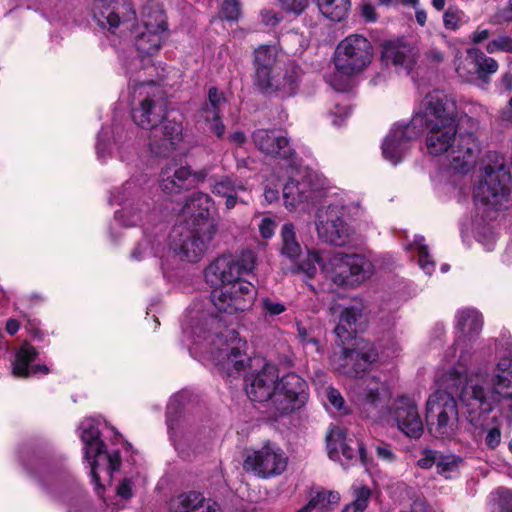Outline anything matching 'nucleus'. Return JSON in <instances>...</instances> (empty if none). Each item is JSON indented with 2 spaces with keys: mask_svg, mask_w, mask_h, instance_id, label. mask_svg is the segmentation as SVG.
Instances as JSON below:
<instances>
[{
  "mask_svg": "<svg viewBox=\"0 0 512 512\" xmlns=\"http://www.w3.org/2000/svg\"><path fill=\"white\" fill-rule=\"evenodd\" d=\"M354 500L346 505L342 512H363L369 503L371 490L367 486L352 487Z\"/></svg>",
  "mask_w": 512,
  "mask_h": 512,
  "instance_id": "obj_42",
  "label": "nucleus"
},
{
  "mask_svg": "<svg viewBox=\"0 0 512 512\" xmlns=\"http://www.w3.org/2000/svg\"><path fill=\"white\" fill-rule=\"evenodd\" d=\"M261 308L265 315L277 316L286 310L283 303L275 301L271 298L265 297L260 300Z\"/></svg>",
  "mask_w": 512,
  "mask_h": 512,
  "instance_id": "obj_52",
  "label": "nucleus"
},
{
  "mask_svg": "<svg viewBox=\"0 0 512 512\" xmlns=\"http://www.w3.org/2000/svg\"><path fill=\"white\" fill-rule=\"evenodd\" d=\"M359 316V310L355 307L345 308L341 312L339 322L334 332L342 345H344L347 340L354 337L356 333V322Z\"/></svg>",
  "mask_w": 512,
  "mask_h": 512,
  "instance_id": "obj_35",
  "label": "nucleus"
},
{
  "mask_svg": "<svg viewBox=\"0 0 512 512\" xmlns=\"http://www.w3.org/2000/svg\"><path fill=\"white\" fill-rule=\"evenodd\" d=\"M252 138L257 148L267 155L290 159L295 154L288 138L280 131L258 129Z\"/></svg>",
  "mask_w": 512,
  "mask_h": 512,
  "instance_id": "obj_23",
  "label": "nucleus"
},
{
  "mask_svg": "<svg viewBox=\"0 0 512 512\" xmlns=\"http://www.w3.org/2000/svg\"><path fill=\"white\" fill-rule=\"evenodd\" d=\"M213 204L212 198L203 192L193 193L183 208V213L194 218L193 225L204 220H211L209 210Z\"/></svg>",
  "mask_w": 512,
  "mask_h": 512,
  "instance_id": "obj_34",
  "label": "nucleus"
},
{
  "mask_svg": "<svg viewBox=\"0 0 512 512\" xmlns=\"http://www.w3.org/2000/svg\"><path fill=\"white\" fill-rule=\"evenodd\" d=\"M315 176L312 174H307L298 180L299 189L305 194H303L306 202L312 201L316 198L321 190V186L318 181L315 180Z\"/></svg>",
  "mask_w": 512,
  "mask_h": 512,
  "instance_id": "obj_48",
  "label": "nucleus"
},
{
  "mask_svg": "<svg viewBox=\"0 0 512 512\" xmlns=\"http://www.w3.org/2000/svg\"><path fill=\"white\" fill-rule=\"evenodd\" d=\"M181 403L178 396L171 398L166 412V421L175 449L182 457L189 456V448L195 446L196 433L179 415Z\"/></svg>",
  "mask_w": 512,
  "mask_h": 512,
  "instance_id": "obj_17",
  "label": "nucleus"
},
{
  "mask_svg": "<svg viewBox=\"0 0 512 512\" xmlns=\"http://www.w3.org/2000/svg\"><path fill=\"white\" fill-rule=\"evenodd\" d=\"M217 232L214 220H204L195 223L191 229L185 232L176 228L173 230L172 241L168 249V256L197 262L206 253L209 245Z\"/></svg>",
  "mask_w": 512,
  "mask_h": 512,
  "instance_id": "obj_9",
  "label": "nucleus"
},
{
  "mask_svg": "<svg viewBox=\"0 0 512 512\" xmlns=\"http://www.w3.org/2000/svg\"><path fill=\"white\" fill-rule=\"evenodd\" d=\"M255 265L256 256L251 250H245L236 257L223 255L205 269V279L215 288L233 285L236 282H247L243 276L250 274Z\"/></svg>",
  "mask_w": 512,
  "mask_h": 512,
  "instance_id": "obj_12",
  "label": "nucleus"
},
{
  "mask_svg": "<svg viewBox=\"0 0 512 512\" xmlns=\"http://www.w3.org/2000/svg\"><path fill=\"white\" fill-rule=\"evenodd\" d=\"M101 462L107 464V472L111 476L112 473L120 467L121 457L118 451L113 453H107L105 448L102 449V455L98 458V467H97V475L99 476V469L101 466ZM93 483L96 485V490L99 492V489H102V486L99 484V480L95 482L92 479Z\"/></svg>",
  "mask_w": 512,
  "mask_h": 512,
  "instance_id": "obj_47",
  "label": "nucleus"
},
{
  "mask_svg": "<svg viewBox=\"0 0 512 512\" xmlns=\"http://www.w3.org/2000/svg\"><path fill=\"white\" fill-rule=\"evenodd\" d=\"M490 34V30L488 29H477L471 34L470 39L472 43L480 44L486 41L490 37Z\"/></svg>",
  "mask_w": 512,
  "mask_h": 512,
  "instance_id": "obj_63",
  "label": "nucleus"
},
{
  "mask_svg": "<svg viewBox=\"0 0 512 512\" xmlns=\"http://www.w3.org/2000/svg\"><path fill=\"white\" fill-rule=\"evenodd\" d=\"M37 474L40 484L51 496L65 499L74 492L75 486L45 463L37 464Z\"/></svg>",
  "mask_w": 512,
  "mask_h": 512,
  "instance_id": "obj_25",
  "label": "nucleus"
},
{
  "mask_svg": "<svg viewBox=\"0 0 512 512\" xmlns=\"http://www.w3.org/2000/svg\"><path fill=\"white\" fill-rule=\"evenodd\" d=\"M92 13L100 27L108 25L110 29L120 24L127 25L135 16L132 4L125 0L122 3L117 0H95Z\"/></svg>",
  "mask_w": 512,
  "mask_h": 512,
  "instance_id": "obj_19",
  "label": "nucleus"
},
{
  "mask_svg": "<svg viewBox=\"0 0 512 512\" xmlns=\"http://www.w3.org/2000/svg\"><path fill=\"white\" fill-rule=\"evenodd\" d=\"M171 512H220L219 505L198 492L181 494L170 502Z\"/></svg>",
  "mask_w": 512,
  "mask_h": 512,
  "instance_id": "obj_28",
  "label": "nucleus"
},
{
  "mask_svg": "<svg viewBox=\"0 0 512 512\" xmlns=\"http://www.w3.org/2000/svg\"><path fill=\"white\" fill-rule=\"evenodd\" d=\"M360 209L344 193L336 195L327 206L316 213V230L321 241L336 246L345 245L353 233L348 220Z\"/></svg>",
  "mask_w": 512,
  "mask_h": 512,
  "instance_id": "obj_8",
  "label": "nucleus"
},
{
  "mask_svg": "<svg viewBox=\"0 0 512 512\" xmlns=\"http://www.w3.org/2000/svg\"><path fill=\"white\" fill-rule=\"evenodd\" d=\"M262 17H263L264 22L267 25L274 26V25H276L280 21V18L272 10H265V11H263L262 12Z\"/></svg>",
  "mask_w": 512,
  "mask_h": 512,
  "instance_id": "obj_64",
  "label": "nucleus"
},
{
  "mask_svg": "<svg viewBox=\"0 0 512 512\" xmlns=\"http://www.w3.org/2000/svg\"><path fill=\"white\" fill-rule=\"evenodd\" d=\"M241 10L238 0H225L221 8V17L229 21H237Z\"/></svg>",
  "mask_w": 512,
  "mask_h": 512,
  "instance_id": "obj_51",
  "label": "nucleus"
},
{
  "mask_svg": "<svg viewBox=\"0 0 512 512\" xmlns=\"http://www.w3.org/2000/svg\"><path fill=\"white\" fill-rule=\"evenodd\" d=\"M191 176L189 167L179 166L176 163L169 164L160 173V186L167 194L178 193L187 187Z\"/></svg>",
  "mask_w": 512,
  "mask_h": 512,
  "instance_id": "obj_29",
  "label": "nucleus"
},
{
  "mask_svg": "<svg viewBox=\"0 0 512 512\" xmlns=\"http://www.w3.org/2000/svg\"><path fill=\"white\" fill-rule=\"evenodd\" d=\"M321 14L327 19L340 22L345 19L351 7L350 0H315Z\"/></svg>",
  "mask_w": 512,
  "mask_h": 512,
  "instance_id": "obj_36",
  "label": "nucleus"
},
{
  "mask_svg": "<svg viewBox=\"0 0 512 512\" xmlns=\"http://www.w3.org/2000/svg\"><path fill=\"white\" fill-rule=\"evenodd\" d=\"M329 458L340 461L341 465L348 467L360 461L366 468L369 459L364 446L356 439L348 438L340 427H333L326 437Z\"/></svg>",
  "mask_w": 512,
  "mask_h": 512,
  "instance_id": "obj_16",
  "label": "nucleus"
},
{
  "mask_svg": "<svg viewBox=\"0 0 512 512\" xmlns=\"http://www.w3.org/2000/svg\"><path fill=\"white\" fill-rule=\"evenodd\" d=\"M117 494L125 499L132 496V483L128 479H124L117 487Z\"/></svg>",
  "mask_w": 512,
  "mask_h": 512,
  "instance_id": "obj_61",
  "label": "nucleus"
},
{
  "mask_svg": "<svg viewBox=\"0 0 512 512\" xmlns=\"http://www.w3.org/2000/svg\"><path fill=\"white\" fill-rule=\"evenodd\" d=\"M299 189L298 180L290 179L283 187V198L286 208L294 209L298 204L306 202Z\"/></svg>",
  "mask_w": 512,
  "mask_h": 512,
  "instance_id": "obj_43",
  "label": "nucleus"
},
{
  "mask_svg": "<svg viewBox=\"0 0 512 512\" xmlns=\"http://www.w3.org/2000/svg\"><path fill=\"white\" fill-rule=\"evenodd\" d=\"M212 192L226 199L225 207L228 210L233 209L238 203L247 205L252 198L245 183L229 176L216 180L212 186Z\"/></svg>",
  "mask_w": 512,
  "mask_h": 512,
  "instance_id": "obj_24",
  "label": "nucleus"
},
{
  "mask_svg": "<svg viewBox=\"0 0 512 512\" xmlns=\"http://www.w3.org/2000/svg\"><path fill=\"white\" fill-rule=\"evenodd\" d=\"M276 224L275 222L269 218H263L259 223V231L263 238L269 239L274 235Z\"/></svg>",
  "mask_w": 512,
  "mask_h": 512,
  "instance_id": "obj_59",
  "label": "nucleus"
},
{
  "mask_svg": "<svg viewBox=\"0 0 512 512\" xmlns=\"http://www.w3.org/2000/svg\"><path fill=\"white\" fill-rule=\"evenodd\" d=\"M318 267L327 280L343 288L357 287L373 273L372 263L363 255L335 253L322 256L315 250H308L307 258L299 264V270L312 278Z\"/></svg>",
  "mask_w": 512,
  "mask_h": 512,
  "instance_id": "obj_6",
  "label": "nucleus"
},
{
  "mask_svg": "<svg viewBox=\"0 0 512 512\" xmlns=\"http://www.w3.org/2000/svg\"><path fill=\"white\" fill-rule=\"evenodd\" d=\"M486 51L489 54H494L497 52L512 54V37L506 34L497 36L487 43Z\"/></svg>",
  "mask_w": 512,
  "mask_h": 512,
  "instance_id": "obj_49",
  "label": "nucleus"
},
{
  "mask_svg": "<svg viewBox=\"0 0 512 512\" xmlns=\"http://www.w3.org/2000/svg\"><path fill=\"white\" fill-rule=\"evenodd\" d=\"M407 250H416L418 254V264L427 275H431L435 270V263L431 259L428 246L425 244V238L416 235L412 244L407 246Z\"/></svg>",
  "mask_w": 512,
  "mask_h": 512,
  "instance_id": "obj_39",
  "label": "nucleus"
},
{
  "mask_svg": "<svg viewBox=\"0 0 512 512\" xmlns=\"http://www.w3.org/2000/svg\"><path fill=\"white\" fill-rule=\"evenodd\" d=\"M135 19L136 15L133 20L128 22L127 25L120 24L118 27L113 29H110L109 26L106 25L104 28H107L113 34H115L116 29H120V33L125 30H130L134 46L141 56H153L157 54L168 36L158 34L152 30H148L137 25L134 26L133 22Z\"/></svg>",
  "mask_w": 512,
  "mask_h": 512,
  "instance_id": "obj_22",
  "label": "nucleus"
},
{
  "mask_svg": "<svg viewBox=\"0 0 512 512\" xmlns=\"http://www.w3.org/2000/svg\"><path fill=\"white\" fill-rule=\"evenodd\" d=\"M280 6L286 12L301 14L309 5V0H278Z\"/></svg>",
  "mask_w": 512,
  "mask_h": 512,
  "instance_id": "obj_54",
  "label": "nucleus"
},
{
  "mask_svg": "<svg viewBox=\"0 0 512 512\" xmlns=\"http://www.w3.org/2000/svg\"><path fill=\"white\" fill-rule=\"evenodd\" d=\"M483 326L482 315L474 308H463L457 311L455 327L464 336L477 335Z\"/></svg>",
  "mask_w": 512,
  "mask_h": 512,
  "instance_id": "obj_33",
  "label": "nucleus"
},
{
  "mask_svg": "<svg viewBox=\"0 0 512 512\" xmlns=\"http://www.w3.org/2000/svg\"><path fill=\"white\" fill-rule=\"evenodd\" d=\"M391 415L398 429L406 436L417 439L423 434V421L413 398L407 396L397 398L391 407Z\"/></svg>",
  "mask_w": 512,
  "mask_h": 512,
  "instance_id": "obj_18",
  "label": "nucleus"
},
{
  "mask_svg": "<svg viewBox=\"0 0 512 512\" xmlns=\"http://www.w3.org/2000/svg\"><path fill=\"white\" fill-rule=\"evenodd\" d=\"M327 398L331 406H333L338 412L347 414L348 408L345 406V400L341 393L335 388H329L327 391Z\"/></svg>",
  "mask_w": 512,
  "mask_h": 512,
  "instance_id": "obj_53",
  "label": "nucleus"
},
{
  "mask_svg": "<svg viewBox=\"0 0 512 512\" xmlns=\"http://www.w3.org/2000/svg\"><path fill=\"white\" fill-rule=\"evenodd\" d=\"M110 129L109 128H102L101 131L98 134L97 137V143H96V152L98 155V158L104 159L107 157V155L110 152Z\"/></svg>",
  "mask_w": 512,
  "mask_h": 512,
  "instance_id": "obj_50",
  "label": "nucleus"
},
{
  "mask_svg": "<svg viewBox=\"0 0 512 512\" xmlns=\"http://www.w3.org/2000/svg\"><path fill=\"white\" fill-rule=\"evenodd\" d=\"M361 15L367 22H375L377 20V13L371 4H363L361 6Z\"/></svg>",
  "mask_w": 512,
  "mask_h": 512,
  "instance_id": "obj_62",
  "label": "nucleus"
},
{
  "mask_svg": "<svg viewBox=\"0 0 512 512\" xmlns=\"http://www.w3.org/2000/svg\"><path fill=\"white\" fill-rule=\"evenodd\" d=\"M462 462L463 459L460 456L440 453L436 466L437 473L445 478H451L457 472Z\"/></svg>",
  "mask_w": 512,
  "mask_h": 512,
  "instance_id": "obj_44",
  "label": "nucleus"
},
{
  "mask_svg": "<svg viewBox=\"0 0 512 512\" xmlns=\"http://www.w3.org/2000/svg\"><path fill=\"white\" fill-rule=\"evenodd\" d=\"M374 49L371 42L360 34H351L336 46L333 63L335 69L346 76L364 71L372 62Z\"/></svg>",
  "mask_w": 512,
  "mask_h": 512,
  "instance_id": "obj_11",
  "label": "nucleus"
},
{
  "mask_svg": "<svg viewBox=\"0 0 512 512\" xmlns=\"http://www.w3.org/2000/svg\"><path fill=\"white\" fill-rule=\"evenodd\" d=\"M133 90L131 115L142 129L151 130L149 146L157 156H168L183 140L180 122L165 118L166 101L163 89L153 81L129 83Z\"/></svg>",
  "mask_w": 512,
  "mask_h": 512,
  "instance_id": "obj_4",
  "label": "nucleus"
},
{
  "mask_svg": "<svg viewBox=\"0 0 512 512\" xmlns=\"http://www.w3.org/2000/svg\"><path fill=\"white\" fill-rule=\"evenodd\" d=\"M352 349L343 348L337 369L348 377L358 378L353 388L356 404L366 407H378L381 392L385 390L383 382L376 376H361L378 359L374 345L364 339L356 340Z\"/></svg>",
  "mask_w": 512,
  "mask_h": 512,
  "instance_id": "obj_7",
  "label": "nucleus"
},
{
  "mask_svg": "<svg viewBox=\"0 0 512 512\" xmlns=\"http://www.w3.org/2000/svg\"><path fill=\"white\" fill-rule=\"evenodd\" d=\"M208 129L216 135L218 138L223 137L225 132V126L221 121L220 114H216L215 117H210V121H205Z\"/></svg>",
  "mask_w": 512,
  "mask_h": 512,
  "instance_id": "obj_57",
  "label": "nucleus"
},
{
  "mask_svg": "<svg viewBox=\"0 0 512 512\" xmlns=\"http://www.w3.org/2000/svg\"><path fill=\"white\" fill-rule=\"evenodd\" d=\"M138 26L158 34L169 35L166 14L162 6L157 3H148L143 7L141 23Z\"/></svg>",
  "mask_w": 512,
  "mask_h": 512,
  "instance_id": "obj_31",
  "label": "nucleus"
},
{
  "mask_svg": "<svg viewBox=\"0 0 512 512\" xmlns=\"http://www.w3.org/2000/svg\"><path fill=\"white\" fill-rule=\"evenodd\" d=\"M466 122L468 129H462L455 102L443 92L433 91L424 97L409 123H396L391 128L382 144L383 156L393 164L399 163L411 141L427 131V152L433 156L446 155L453 170L466 173L474 167L481 152L479 122L473 117H467Z\"/></svg>",
  "mask_w": 512,
  "mask_h": 512,
  "instance_id": "obj_1",
  "label": "nucleus"
},
{
  "mask_svg": "<svg viewBox=\"0 0 512 512\" xmlns=\"http://www.w3.org/2000/svg\"><path fill=\"white\" fill-rule=\"evenodd\" d=\"M502 434L498 426L490 427L486 430L485 445L491 450H495L501 443Z\"/></svg>",
  "mask_w": 512,
  "mask_h": 512,
  "instance_id": "obj_55",
  "label": "nucleus"
},
{
  "mask_svg": "<svg viewBox=\"0 0 512 512\" xmlns=\"http://www.w3.org/2000/svg\"><path fill=\"white\" fill-rule=\"evenodd\" d=\"M327 499L325 498L324 491L318 492L315 496H313L310 500V506L314 511L323 512L328 510L330 507L328 503H326Z\"/></svg>",
  "mask_w": 512,
  "mask_h": 512,
  "instance_id": "obj_58",
  "label": "nucleus"
},
{
  "mask_svg": "<svg viewBox=\"0 0 512 512\" xmlns=\"http://www.w3.org/2000/svg\"><path fill=\"white\" fill-rule=\"evenodd\" d=\"M37 355L38 352L32 345L24 343L15 354V360L12 363L13 374L17 377L47 374L49 369L46 365L33 364Z\"/></svg>",
  "mask_w": 512,
  "mask_h": 512,
  "instance_id": "obj_26",
  "label": "nucleus"
},
{
  "mask_svg": "<svg viewBox=\"0 0 512 512\" xmlns=\"http://www.w3.org/2000/svg\"><path fill=\"white\" fill-rule=\"evenodd\" d=\"M383 58L396 68L404 69L406 73H409L415 64V54L408 45H385Z\"/></svg>",
  "mask_w": 512,
  "mask_h": 512,
  "instance_id": "obj_32",
  "label": "nucleus"
},
{
  "mask_svg": "<svg viewBox=\"0 0 512 512\" xmlns=\"http://www.w3.org/2000/svg\"><path fill=\"white\" fill-rule=\"evenodd\" d=\"M278 378L277 369L271 364L245 378L247 396L255 402L269 401L275 417L301 409L308 400L307 383L300 376L289 373Z\"/></svg>",
  "mask_w": 512,
  "mask_h": 512,
  "instance_id": "obj_5",
  "label": "nucleus"
},
{
  "mask_svg": "<svg viewBox=\"0 0 512 512\" xmlns=\"http://www.w3.org/2000/svg\"><path fill=\"white\" fill-rule=\"evenodd\" d=\"M426 418L430 432L439 439L452 440L459 431V414L450 392L437 390L426 403Z\"/></svg>",
  "mask_w": 512,
  "mask_h": 512,
  "instance_id": "obj_10",
  "label": "nucleus"
},
{
  "mask_svg": "<svg viewBox=\"0 0 512 512\" xmlns=\"http://www.w3.org/2000/svg\"><path fill=\"white\" fill-rule=\"evenodd\" d=\"M254 82L255 85L264 81L280 65L278 50L274 45H260L254 50Z\"/></svg>",
  "mask_w": 512,
  "mask_h": 512,
  "instance_id": "obj_27",
  "label": "nucleus"
},
{
  "mask_svg": "<svg viewBox=\"0 0 512 512\" xmlns=\"http://www.w3.org/2000/svg\"><path fill=\"white\" fill-rule=\"evenodd\" d=\"M468 16L457 7H449L443 14V24L448 30H457L468 23Z\"/></svg>",
  "mask_w": 512,
  "mask_h": 512,
  "instance_id": "obj_45",
  "label": "nucleus"
},
{
  "mask_svg": "<svg viewBox=\"0 0 512 512\" xmlns=\"http://www.w3.org/2000/svg\"><path fill=\"white\" fill-rule=\"evenodd\" d=\"M144 215H147V210L125 208L115 213V220L123 226H134L142 222Z\"/></svg>",
  "mask_w": 512,
  "mask_h": 512,
  "instance_id": "obj_46",
  "label": "nucleus"
},
{
  "mask_svg": "<svg viewBox=\"0 0 512 512\" xmlns=\"http://www.w3.org/2000/svg\"><path fill=\"white\" fill-rule=\"evenodd\" d=\"M376 455L379 459L387 462H392L395 459V455L391 448L387 444H379L375 447Z\"/></svg>",
  "mask_w": 512,
  "mask_h": 512,
  "instance_id": "obj_60",
  "label": "nucleus"
},
{
  "mask_svg": "<svg viewBox=\"0 0 512 512\" xmlns=\"http://www.w3.org/2000/svg\"><path fill=\"white\" fill-rule=\"evenodd\" d=\"M281 255L289 259L295 265V271L301 272L299 270V264L303 262L306 258L300 259L302 256V247L298 242L295 227L292 223H285L281 228Z\"/></svg>",
  "mask_w": 512,
  "mask_h": 512,
  "instance_id": "obj_30",
  "label": "nucleus"
},
{
  "mask_svg": "<svg viewBox=\"0 0 512 512\" xmlns=\"http://www.w3.org/2000/svg\"><path fill=\"white\" fill-rule=\"evenodd\" d=\"M160 247L161 239L159 236L152 240L150 236L145 235L131 252V259L141 261L149 256H160L163 258L164 255L161 254Z\"/></svg>",
  "mask_w": 512,
  "mask_h": 512,
  "instance_id": "obj_38",
  "label": "nucleus"
},
{
  "mask_svg": "<svg viewBox=\"0 0 512 512\" xmlns=\"http://www.w3.org/2000/svg\"><path fill=\"white\" fill-rule=\"evenodd\" d=\"M476 48H470L466 52L465 57L457 58L456 73L466 82L477 80V58L474 54Z\"/></svg>",
  "mask_w": 512,
  "mask_h": 512,
  "instance_id": "obj_37",
  "label": "nucleus"
},
{
  "mask_svg": "<svg viewBox=\"0 0 512 512\" xmlns=\"http://www.w3.org/2000/svg\"><path fill=\"white\" fill-rule=\"evenodd\" d=\"M78 430L84 444V458L89 463L93 480L97 482L98 458L101 457L102 449L105 448V444L100 438L99 420L92 417L85 418L80 423Z\"/></svg>",
  "mask_w": 512,
  "mask_h": 512,
  "instance_id": "obj_21",
  "label": "nucleus"
},
{
  "mask_svg": "<svg viewBox=\"0 0 512 512\" xmlns=\"http://www.w3.org/2000/svg\"><path fill=\"white\" fill-rule=\"evenodd\" d=\"M256 86L265 94L293 96L299 87V69L294 64L279 66Z\"/></svg>",
  "mask_w": 512,
  "mask_h": 512,
  "instance_id": "obj_20",
  "label": "nucleus"
},
{
  "mask_svg": "<svg viewBox=\"0 0 512 512\" xmlns=\"http://www.w3.org/2000/svg\"><path fill=\"white\" fill-rule=\"evenodd\" d=\"M474 54L477 58V80H481L483 83L488 84L490 82V76L498 70V62L492 57L486 56L477 48Z\"/></svg>",
  "mask_w": 512,
  "mask_h": 512,
  "instance_id": "obj_41",
  "label": "nucleus"
},
{
  "mask_svg": "<svg viewBox=\"0 0 512 512\" xmlns=\"http://www.w3.org/2000/svg\"><path fill=\"white\" fill-rule=\"evenodd\" d=\"M255 297L256 289L250 282H236L211 292V300L218 312L229 315L249 309Z\"/></svg>",
  "mask_w": 512,
  "mask_h": 512,
  "instance_id": "obj_15",
  "label": "nucleus"
},
{
  "mask_svg": "<svg viewBox=\"0 0 512 512\" xmlns=\"http://www.w3.org/2000/svg\"><path fill=\"white\" fill-rule=\"evenodd\" d=\"M182 330L220 373L234 376L249 362L247 342L234 329L223 327L222 320L196 307L188 309Z\"/></svg>",
  "mask_w": 512,
  "mask_h": 512,
  "instance_id": "obj_2",
  "label": "nucleus"
},
{
  "mask_svg": "<svg viewBox=\"0 0 512 512\" xmlns=\"http://www.w3.org/2000/svg\"><path fill=\"white\" fill-rule=\"evenodd\" d=\"M512 177L504 166L487 167L484 179L474 191V201L494 210L505 209L510 203V183Z\"/></svg>",
  "mask_w": 512,
  "mask_h": 512,
  "instance_id": "obj_13",
  "label": "nucleus"
},
{
  "mask_svg": "<svg viewBox=\"0 0 512 512\" xmlns=\"http://www.w3.org/2000/svg\"><path fill=\"white\" fill-rule=\"evenodd\" d=\"M439 455L440 452L438 451L426 449L423 451V456L418 460V465L423 469L437 466Z\"/></svg>",
  "mask_w": 512,
  "mask_h": 512,
  "instance_id": "obj_56",
  "label": "nucleus"
},
{
  "mask_svg": "<svg viewBox=\"0 0 512 512\" xmlns=\"http://www.w3.org/2000/svg\"><path fill=\"white\" fill-rule=\"evenodd\" d=\"M226 102L224 94L217 88L211 87L208 91V102L201 109V117L204 121H210V117L220 114L221 107Z\"/></svg>",
  "mask_w": 512,
  "mask_h": 512,
  "instance_id": "obj_40",
  "label": "nucleus"
},
{
  "mask_svg": "<svg viewBox=\"0 0 512 512\" xmlns=\"http://www.w3.org/2000/svg\"><path fill=\"white\" fill-rule=\"evenodd\" d=\"M437 382L458 393L470 415L489 413L502 400L512 398V350L499 359L492 373L477 370L466 375L465 367L458 366L438 374Z\"/></svg>",
  "mask_w": 512,
  "mask_h": 512,
  "instance_id": "obj_3",
  "label": "nucleus"
},
{
  "mask_svg": "<svg viewBox=\"0 0 512 512\" xmlns=\"http://www.w3.org/2000/svg\"><path fill=\"white\" fill-rule=\"evenodd\" d=\"M287 464L285 452L275 443L267 442L259 449L246 452L243 469L259 478L268 479L281 475Z\"/></svg>",
  "mask_w": 512,
  "mask_h": 512,
  "instance_id": "obj_14",
  "label": "nucleus"
}]
</instances>
